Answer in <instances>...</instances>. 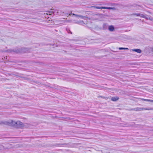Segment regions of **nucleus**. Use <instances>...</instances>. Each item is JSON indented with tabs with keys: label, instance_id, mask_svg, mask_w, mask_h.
Returning a JSON list of instances; mask_svg holds the SVG:
<instances>
[{
	"label": "nucleus",
	"instance_id": "16",
	"mask_svg": "<svg viewBox=\"0 0 153 153\" xmlns=\"http://www.w3.org/2000/svg\"><path fill=\"white\" fill-rule=\"evenodd\" d=\"M80 23H81V24H82L83 23H83V22L82 21H80Z\"/></svg>",
	"mask_w": 153,
	"mask_h": 153
},
{
	"label": "nucleus",
	"instance_id": "13",
	"mask_svg": "<svg viewBox=\"0 0 153 153\" xmlns=\"http://www.w3.org/2000/svg\"><path fill=\"white\" fill-rule=\"evenodd\" d=\"M120 50H128V48H119Z\"/></svg>",
	"mask_w": 153,
	"mask_h": 153
},
{
	"label": "nucleus",
	"instance_id": "17",
	"mask_svg": "<svg viewBox=\"0 0 153 153\" xmlns=\"http://www.w3.org/2000/svg\"><path fill=\"white\" fill-rule=\"evenodd\" d=\"M141 100L143 101H146V99H144L142 98L141 99Z\"/></svg>",
	"mask_w": 153,
	"mask_h": 153
},
{
	"label": "nucleus",
	"instance_id": "14",
	"mask_svg": "<svg viewBox=\"0 0 153 153\" xmlns=\"http://www.w3.org/2000/svg\"><path fill=\"white\" fill-rule=\"evenodd\" d=\"M152 100H149V99H146V101L147 102H152Z\"/></svg>",
	"mask_w": 153,
	"mask_h": 153
},
{
	"label": "nucleus",
	"instance_id": "5",
	"mask_svg": "<svg viewBox=\"0 0 153 153\" xmlns=\"http://www.w3.org/2000/svg\"><path fill=\"white\" fill-rule=\"evenodd\" d=\"M108 29L111 31H113L114 30V27L113 25H110L108 26Z\"/></svg>",
	"mask_w": 153,
	"mask_h": 153
},
{
	"label": "nucleus",
	"instance_id": "3",
	"mask_svg": "<svg viewBox=\"0 0 153 153\" xmlns=\"http://www.w3.org/2000/svg\"><path fill=\"white\" fill-rule=\"evenodd\" d=\"M94 7L96 9H112V10H115V9L114 7H100V6H94L92 7Z\"/></svg>",
	"mask_w": 153,
	"mask_h": 153
},
{
	"label": "nucleus",
	"instance_id": "10",
	"mask_svg": "<svg viewBox=\"0 0 153 153\" xmlns=\"http://www.w3.org/2000/svg\"><path fill=\"white\" fill-rule=\"evenodd\" d=\"M132 110L136 111H141V108L137 107L133 109Z\"/></svg>",
	"mask_w": 153,
	"mask_h": 153
},
{
	"label": "nucleus",
	"instance_id": "18",
	"mask_svg": "<svg viewBox=\"0 0 153 153\" xmlns=\"http://www.w3.org/2000/svg\"><path fill=\"white\" fill-rule=\"evenodd\" d=\"M152 102H153V100H152Z\"/></svg>",
	"mask_w": 153,
	"mask_h": 153
},
{
	"label": "nucleus",
	"instance_id": "15",
	"mask_svg": "<svg viewBox=\"0 0 153 153\" xmlns=\"http://www.w3.org/2000/svg\"><path fill=\"white\" fill-rule=\"evenodd\" d=\"M110 5H112V6H114V5L115 4H113V3H111L110 4Z\"/></svg>",
	"mask_w": 153,
	"mask_h": 153
},
{
	"label": "nucleus",
	"instance_id": "11",
	"mask_svg": "<svg viewBox=\"0 0 153 153\" xmlns=\"http://www.w3.org/2000/svg\"><path fill=\"white\" fill-rule=\"evenodd\" d=\"M71 14H72L73 15L75 16H77V17H81V18L83 17V16H81V15H78L75 14L74 13L72 14L71 13Z\"/></svg>",
	"mask_w": 153,
	"mask_h": 153
},
{
	"label": "nucleus",
	"instance_id": "9",
	"mask_svg": "<svg viewBox=\"0 0 153 153\" xmlns=\"http://www.w3.org/2000/svg\"><path fill=\"white\" fill-rule=\"evenodd\" d=\"M132 51L136 52L138 53H140L141 52V50L139 49H134L132 50Z\"/></svg>",
	"mask_w": 153,
	"mask_h": 153
},
{
	"label": "nucleus",
	"instance_id": "12",
	"mask_svg": "<svg viewBox=\"0 0 153 153\" xmlns=\"http://www.w3.org/2000/svg\"><path fill=\"white\" fill-rule=\"evenodd\" d=\"M66 31L68 32V33H70L71 34H72V33L71 32L70 30V29L69 28H66Z\"/></svg>",
	"mask_w": 153,
	"mask_h": 153
},
{
	"label": "nucleus",
	"instance_id": "2",
	"mask_svg": "<svg viewBox=\"0 0 153 153\" xmlns=\"http://www.w3.org/2000/svg\"><path fill=\"white\" fill-rule=\"evenodd\" d=\"M11 123L13 126L18 127H22L24 126L23 123L20 121L15 122L12 120Z\"/></svg>",
	"mask_w": 153,
	"mask_h": 153
},
{
	"label": "nucleus",
	"instance_id": "8",
	"mask_svg": "<svg viewBox=\"0 0 153 153\" xmlns=\"http://www.w3.org/2000/svg\"><path fill=\"white\" fill-rule=\"evenodd\" d=\"M119 98L117 97H113L111 98V100L113 101H115L119 99Z\"/></svg>",
	"mask_w": 153,
	"mask_h": 153
},
{
	"label": "nucleus",
	"instance_id": "7",
	"mask_svg": "<svg viewBox=\"0 0 153 153\" xmlns=\"http://www.w3.org/2000/svg\"><path fill=\"white\" fill-rule=\"evenodd\" d=\"M108 25L107 24L104 23L102 25V28L104 30H106L108 28Z\"/></svg>",
	"mask_w": 153,
	"mask_h": 153
},
{
	"label": "nucleus",
	"instance_id": "4",
	"mask_svg": "<svg viewBox=\"0 0 153 153\" xmlns=\"http://www.w3.org/2000/svg\"><path fill=\"white\" fill-rule=\"evenodd\" d=\"M134 15H135L136 16H139L141 18H145V16L143 14H141L139 13H135L133 14Z\"/></svg>",
	"mask_w": 153,
	"mask_h": 153
},
{
	"label": "nucleus",
	"instance_id": "1",
	"mask_svg": "<svg viewBox=\"0 0 153 153\" xmlns=\"http://www.w3.org/2000/svg\"><path fill=\"white\" fill-rule=\"evenodd\" d=\"M28 49L27 48H19L17 49V50H15L13 49H9L8 50V51L9 52L12 53L15 52L16 53H26L27 52Z\"/></svg>",
	"mask_w": 153,
	"mask_h": 153
},
{
	"label": "nucleus",
	"instance_id": "6",
	"mask_svg": "<svg viewBox=\"0 0 153 153\" xmlns=\"http://www.w3.org/2000/svg\"><path fill=\"white\" fill-rule=\"evenodd\" d=\"M146 110H153V108H141V111Z\"/></svg>",
	"mask_w": 153,
	"mask_h": 153
}]
</instances>
